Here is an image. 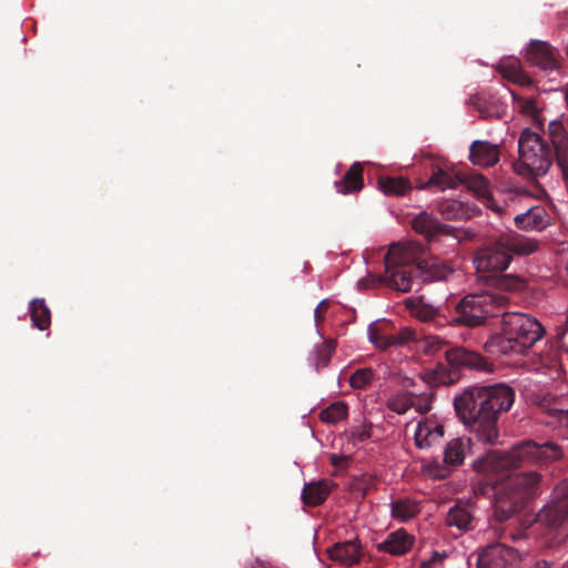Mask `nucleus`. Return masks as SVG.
<instances>
[{"mask_svg": "<svg viewBox=\"0 0 568 568\" xmlns=\"http://www.w3.org/2000/svg\"><path fill=\"white\" fill-rule=\"evenodd\" d=\"M561 448L551 443L539 445L523 440L507 452H499V474L532 463H551L561 458ZM541 476L536 471L499 475V523L520 511L538 494Z\"/></svg>", "mask_w": 568, "mask_h": 568, "instance_id": "1", "label": "nucleus"}, {"mask_svg": "<svg viewBox=\"0 0 568 568\" xmlns=\"http://www.w3.org/2000/svg\"><path fill=\"white\" fill-rule=\"evenodd\" d=\"M420 254L419 244H392L384 258L387 285L406 293L424 282L445 280L452 273V268L438 260H425Z\"/></svg>", "mask_w": 568, "mask_h": 568, "instance_id": "2", "label": "nucleus"}, {"mask_svg": "<svg viewBox=\"0 0 568 568\" xmlns=\"http://www.w3.org/2000/svg\"><path fill=\"white\" fill-rule=\"evenodd\" d=\"M477 283L483 286L476 293L463 297L455 306L450 322L456 325L476 327L494 315L497 307V248H480L474 258Z\"/></svg>", "mask_w": 568, "mask_h": 568, "instance_id": "3", "label": "nucleus"}, {"mask_svg": "<svg viewBox=\"0 0 568 568\" xmlns=\"http://www.w3.org/2000/svg\"><path fill=\"white\" fill-rule=\"evenodd\" d=\"M496 402L497 384L468 387L454 399L459 420L486 444H495L497 439Z\"/></svg>", "mask_w": 568, "mask_h": 568, "instance_id": "4", "label": "nucleus"}, {"mask_svg": "<svg viewBox=\"0 0 568 568\" xmlns=\"http://www.w3.org/2000/svg\"><path fill=\"white\" fill-rule=\"evenodd\" d=\"M545 334L539 322L520 312H504L499 321V354H525Z\"/></svg>", "mask_w": 568, "mask_h": 568, "instance_id": "5", "label": "nucleus"}, {"mask_svg": "<svg viewBox=\"0 0 568 568\" xmlns=\"http://www.w3.org/2000/svg\"><path fill=\"white\" fill-rule=\"evenodd\" d=\"M518 152L519 159L513 164L515 172L532 180L544 176L556 159L547 141L529 129L520 134Z\"/></svg>", "mask_w": 568, "mask_h": 568, "instance_id": "6", "label": "nucleus"}, {"mask_svg": "<svg viewBox=\"0 0 568 568\" xmlns=\"http://www.w3.org/2000/svg\"><path fill=\"white\" fill-rule=\"evenodd\" d=\"M445 358L450 368L444 364H437L429 374V382L435 384H453L458 379L459 369H475L483 373H493L494 364L480 354L465 347H454L445 352Z\"/></svg>", "mask_w": 568, "mask_h": 568, "instance_id": "7", "label": "nucleus"}, {"mask_svg": "<svg viewBox=\"0 0 568 568\" xmlns=\"http://www.w3.org/2000/svg\"><path fill=\"white\" fill-rule=\"evenodd\" d=\"M535 523L560 538L568 535V479L556 486L552 501L539 510Z\"/></svg>", "mask_w": 568, "mask_h": 568, "instance_id": "8", "label": "nucleus"}, {"mask_svg": "<svg viewBox=\"0 0 568 568\" xmlns=\"http://www.w3.org/2000/svg\"><path fill=\"white\" fill-rule=\"evenodd\" d=\"M476 481L474 491L476 495L487 496L493 506L491 518H497V452L488 450L474 463Z\"/></svg>", "mask_w": 568, "mask_h": 568, "instance_id": "9", "label": "nucleus"}, {"mask_svg": "<svg viewBox=\"0 0 568 568\" xmlns=\"http://www.w3.org/2000/svg\"><path fill=\"white\" fill-rule=\"evenodd\" d=\"M539 250V241L508 230L499 233V273L505 272L514 256L525 257Z\"/></svg>", "mask_w": 568, "mask_h": 568, "instance_id": "10", "label": "nucleus"}, {"mask_svg": "<svg viewBox=\"0 0 568 568\" xmlns=\"http://www.w3.org/2000/svg\"><path fill=\"white\" fill-rule=\"evenodd\" d=\"M469 439L454 438L449 440L444 450L443 462L434 459L427 467L428 475L436 479L448 477L453 469L464 463Z\"/></svg>", "mask_w": 568, "mask_h": 568, "instance_id": "11", "label": "nucleus"}, {"mask_svg": "<svg viewBox=\"0 0 568 568\" xmlns=\"http://www.w3.org/2000/svg\"><path fill=\"white\" fill-rule=\"evenodd\" d=\"M547 134L552 144L557 165L565 181H568V134L564 123L559 120L550 121Z\"/></svg>", "mask_w": 568, "mask_h": 568, "instance_id": "12", "label": "nucleus"}, {"mask_svg": "<svg viewBox=\"0 0 568 568\" xmlns=\"http://www.w3.org/2000/svg\"><path fill=\"white\" fill-rule=\"evenodd\" d=\"M412 229L422 235L427 242H432L440 235L450 234L452 227L443 224L438 219L426 211L419 212L412 221Z\"/></svg>", "mask_w": 568, "mask_h": 568, "instance_id": "13", "label": "nucleus"}, {"mask_svg": "<svg viewBox=\"0 0 568 568\" xmlns=\"http://www.w3.org/2000/svg\"><path fill=\"white\" fill-rule=\"evenodd\" d=\"M527 59L542 71H554L560 65L556 50L545 41L532 40L527 49Z\"/></svg>", "mask_w": 568, "mask_h": 568, "instance_id": "14", "label": "nucleus"}, {"mask_svg": "<svg viewBox=\"0 0 568 568\" xmlns=\"http://www.w3.org/2000/svg\"><path fill=\"white\" fill-rule=\"evenodd\" d=\"M549 214L541 205L527 207L525 211L514 215L515 226L525 232L541 231L549 225Z\"/></svg>", "mask_w": 568, "mask_h": 568, "instance_id": "15", "label": "nucleus"}, {"mask_svg": "<svg viewBox=\"0 0 568 568\" xmlns=\"http://www.w3.org/2000/svg\"><path fill=\"white\" fill-rule=\"evenodd\" d=\"M414 541V536L400 528L390 532L384 541L376 545V548L393 556H402L412 549Z\"/></svg>", "mask_w": 568, "mask_h": 568, "instance_id": "16", "label": "nucleus"}, {"mask_svg": "<svg viewBox=\"0 0 568 568\" xmlns=\"http://www.w3.org/2000/svg\"><path fill=\"white\" fill-rule=\"evenodd\" d=\"M443 437L444 426L432 420L419 422L414 435L415 444L420 449L430 448Z\"/></svg>", "mask_w": 568, "mask_h": 568, "instance_id": "17", "label": "nucleus"}, {"mask_svg": "<svg viewBox=\"0 0 568 568\" xmlns=\"http://www.w3.org/2000/svg\"><path fill=\"white\" fill-rule=\"evenodd\" d=\"M362 556V546L357 540L337 542L329 549L331 559L344 566H353L359 562Z\"/></svg>", "mask_w": 568, "mask_h": 568, "instance_id": "18", "label": "nucleus"}, {"mask_svg": "<svg viewBox=\"0 0 568 568\" xmlns=\"http://www.w3.org/2000/svg\"><path fill=\"white\" fill-rule=\"evenodd\" d=\"M547 193L545 189L536 182L534 185V191H529L526 187H515L508 191L503 192V202L505 204V210L499 206V217L510 214L513 209V202H524L528 197L542 199Z\"/></svg>", "mask_w": 568, "mask_h": 568, "instance_id": "19", "label": "nucleus"}, {"mask_svg": "<svg viewBox=\"0 0 568 568\" xmlns=\"http://www.w3.org/2000/svg\"><path fill=\"white\" fill-rule=\"evenodd\" d=\"M335 486L336 485L328 479L306 484L302 491V500L305 505L311 507L320 506L326 500Z\"/></svg>", "mask_w": 568, "mask_h": 568, "instance_id": "20", "label": "nucleus"}, {"mask_svg": "<svg viewBox=\"0 0 568 568\" xmlns=\"http://www.w3.org/2000/svg\"><path fill=\"white\" fill-rule=\"evenodd\" d=\"M464 179L459 175H454L448 171L440 168L433 169L432 175L427 182L418 185V189H429L436 191H445L447 189H456Z\"/></svg>", "mask_w": 568, "mask_h": 568, "instance_id": "21", "label": "nucleus"}, {"mask_svg": "<svg viewBox=\"0 0 568 568\" xmlns=\"http://www.w3.org/2000/svg\"><path fill=\"white\" fill-rule=\"evenodd\" d=\"M363 171V165L359 162L353 163L342 180L335 182L336 191L341 194L361 191L364 187Z\"/></svg>", "mask_w": 568, "mask_h": 568, "instance_id": "22", "label": "nucleus"}, {"mask_svg": "<svg viewBox=\"0 0 568 568\" xmlns=\"http://www.w3.org/2000/svg\"><path fill=\"white\" fill-rule=\"evenodd\" d=\"M470 161L479 166H493L497 163V145L487 141H475L470 145Z\"/></svg>", "mask_w": 568, "mask_h": 568, "instance_id": "23", "label": "nucleus"}, {"mask_svg": "<svg viewBox=\"0 0 568 568\" xmlns=\"http://www.w3.org/2000/svg\"><path fill=\"white\" fill-rule=\"evenodd\" d=\"M498 68L499 74L503 78L520 87H530L532 84V80L523 71L520 62L517 59H501L499 60Z\"/></svg>", "mask_w": 568, "mask_h": 568, "instance_id": "24", "label": "nucleus"}, {"mask_svg": "<svg viewBox=\"0 0 568 568\" xmlns=\"http://www.w3.org/2000/svg\"><path fill=\"white\" fill-rule=\"evenodd\" d=\"M474 516L468 505L458 503L446 515V524L462 531L473 529Z\"/></svg>", "mask_w": 568, "mask_h": 568, "instance_id": "25", "label": "nucleus"}, {"mask_svg": "<svg viewBox=\"0 0 568 568\" xmlns=\"http://www.w3.org/2000/svg\"><path fill=\"white\" fill-rule=\"evenodd\" d=\"M419 511V503L409 497L398 498L390 503L392 517L402 523L410 520Z\"/></svg>", "mask_w": 568, "mask_h": 568, "instance_id": "26", "label": "nucleus"}, {"mask_svg": "<svg viewBox=\"0 0 568 568\" xmlns=\"http://www.w3.org/2000/svg\"><path fill=\"white\" fill-rule=\"evenodd\" d=\"M438 211L446 220H468L474 215V209L456 200H446L438 204Z\"/></svg>", "mask_w": 568, "mask_h": 568, "instance_id": "27", "label": "nucleus"}, {"mask_svg": "<svg viewBox=\"0 0 568 568\" xmlns=\"http://www.w3.org/2000/svg\"><path fill=\"white\" fill-rule=\"evenodd\" d=\"M33 325L40 329H48L51 325V312L43 298H33L29 304Z\"/></svg>", "mask_w": 568, "mask_h": 568, "instance_id": "28", "label": "nucleus"}, {"mask_svg": "<svg viewBox=\"0 0 568 568\" xmlns=\"http://www.w3.org/2000/svg\"><path fill=\"white\" fill-rule=\"evenodd\" d=\"M378 187L386 195H404L410 189V182L403 176H381Z\"/></svg>", "mask_w": 568, "mask_h": 568, "instance_id": "29", "label": "nucleus"}, {"mask_svg": "<svg viewBox=\"0 0 568 568\" xmlns=\"http://www.w3.org/2000/svg\"><path fill=\"white\" fill-rule=\"evenodd\" d=\"M463 183H466L467 187L473 190L478 196L486 199L488 207L497 212V203L489 191V182L483 175H470Z\"/></svg>", "mask_w": 568, "mask_h": 568, "instance_id": "30", "label": "nucleus"}, {"mask_svg": "<svg viewBox=\"0 0 568 568\" xmlns=\"http://www.w3.org/2000/svg\"><path fill=\"white\" fill-rule=\"evenodd\" d=\"M412 312L416 318L422 322L435 323L442 325L440 310L430 304L418 301L412 308Z\"/></svg>", "mask_w": 568, "mask_h": 568, "instance_id": "31", "label": "nucleus"}, {"mask_svg": "<svg viewBox=\"0 0 568 568\" xmlns=\"http://www.w3.org/2000/svg\"><path fill=\"white\" fill-rule=\"evenodd\" d=\"M347 405L344 402H335L320 413V418L324 423L335 424L347 416Z\"/></svg>", "mask_w": 568, "mask_h": 568, "instance_id": "32", "label": "nucleus"}, {"mask_svg": "<svg viewBox=\"0 0 568 568\" xmlns=\"http://www.w3.org/2000/svg\"><path fill=\"white\" fill-rule=\"evenodd\" d=\"M525 286L526 282L521 276L504 274V272L499 273V292L518 293L521 292Z\"/></svg>", "mask_w": 568, "mask_h": 568, "instance_id": "33", "label": "nucleus"}, {"mask_svg": "<svg viewBox=\"0 0 568 568\" xmlns=\"http://www.w3.org/2000/svg\"><path fill=\"white\" fill-rule=\"evenodd\" d=\"M412 400L413 398L410 392L398 393L388 398L387 407L390 410L402 415L412 408V405H414Z\"/></svg>", "mask_w": 568, "mask_h": 568, "instance_id": "34", "label": "nucleus"}, {"mask_svg": "<svg viewBox=\"0 0 568 568\" xmlns=\"http://www.w3.org/2000/svg\"><path fill=\"white\" fill-rule=\"evenodd\" d=\"M336 344L333 339L324 341L316 347V368L325 367L331 362Z\"/></svg>", "mask_w": 568, "mask_h": 568, "instance_id": "35", "label": "nucleus"}, {"mask_svg": "<svg viewBox=\"0 0 568 568\" xmlns=\"http://www.w3.org/2000/svg\"><path fill=\"white\" fill-rule=\"evenodd\" d=\"M368 334L371 342L379 348H387L389 346L396 345L397 339H395L394 335L385 334L382 329L374 325H369Z\"/></svg>", "mask_w": 568, "mask_h": 568, "instance_id": "36", "label": "nucleus"}, {"mask_svg": "<svg viewBox=\"0 0 568 568\" xmlns=\"http://www.w3.org/2000/svg\"><path fill=\"white\" fill-rule=\"evenodd\" d=\"M477 568H497V548L490 544L485 547L477 556Z\"/></svg>", "mask_w": 568, "mask_h": 568, "instance_id": "37", "label": "nucleus"}, {"mask_svg": "<svg viewBox=\"0 0 568 568\" xmlns=\"http://www.w3.org/2000/svg\"><path fill=\"white\" fill-rule=\"evenodd\" d=\"M374 378V371L372 368H358L349 377V384L353 388L363 389Z\"/></svg>", "mask_w": 568, "mask_h": 568, "instance_id": "38", "label": "nucleus"}, {"mask_svg": "<svg viewBox=\"0 0 568 568\" xmlns=\"http://www.w3.org/2000/svg\"><path fill=\"white\" fill-rule=\"evenodd\" d=\"M469 103L474 105L479 116L483 119L493 118L496 114V106L494 103H488L481 95L477 94L469 99Z\"/></svg>", "mask_w": 568, "mask_h": 568, "instance_id": "39", "label": "nucleus"}, {"mask_svg": "<svg viewBox=\"0 0 568 568\" xmlns=\"http://www.w3.org/2000/svg\"><path fill=\"white\" fill-rule=\"evenodd\" d=\"M434 397L433 392L422 393V394H414L412 393V398L414 405H412V408H414L419 414H426L432 408V400Z\"/></svg>", "mask_w": 568, "mask_h": 568, "instance_id": "40", "label": "nucleus"}, {"mask_svg": "<svg viewBox=\"0 0 568 568\" xmlns=\"http://www.w3.org/2000/svg\"><path fill=\"white\" fill-rule=\"evenodd\" d=\"M515 402V390L503 383H499V413L508 412Z\"/></svg>", "mask_w": 568, "mask_h": 568, "instance_id": "41", "label": "nucleus"}, {"mask_svg": "<svg viewBox=\"0 0 568 568\" xmlns=\"http://www.w3.org/2000/svg\"><path fill=\"white\" fill-rule=\"evenodd\" d=\"M518 103V109L525 114H535L537 111L535 101L531 97H520L516 91L506 89Z\"/></svg>", "mask_w": 568, "mask_h": 568, "instance_id": "42", "label": "nucleus"}, {"mask_svg": "<svg viewBox=\"0 0 568 568\" xmlns=\"http://www.w3.org/2000/svg\"><path fill=\"white\" fill-rule=\"evenodd\" d=\"M371 436H372L371 425L356 426V427H353L349 432V438L354 444L364 443V442L368 440L371 438Z\"/></svg>", "mask_w": 568, "mask_h": 568, "instance_id": "43", "label": "nucleus"}, {"mask_svg": "<svg viewBox=\"0 0 568 568\" xmlns=\"http://www.w3.org/2000/svg\"><path fill=\"white\" fill-rule=\"evenodd\" d=\"M518 559L519 555L516 549L499 542V561L503 560L505 564L513 565Z\"/></svg>", "mask_w": 568, "mask_h": 568, "instance_id": "44", "label": "nucleus"}, {"mask_svg": "<svg viewBox=\"0 0 568 568\" xmlns=\"http://www.w3.org/2000/svg\"><path fill=\"white\" fill-rule=\"evenodd\" d=\"M328 306L329 303L327 300L321 301L320 304L316 306L314 311V318L317 326L320 325L321 322L324 321Z\"/></svg>", "mask_w": 568, "mask_h": 568, "instance_id": "45", "label": "nucleus"}, {"mask_svg": "<svg viewBox=\"0 0 568 568\" xmlns=\"http://www.w3.org/2000/svg\"><path fill=\"white\" fill-rule=\"evenodd\" d=\"M443 345H444V341L440 339L439 337H437V336L429 337L425 344V352L427 354H434V353L438 352Z\"/></svg>", "mask_w": 568, "mask_h": 568, "instance_id": "46", "label": "nucleus"}, {"mask_svg": "<svg viewBox=\"0 0 568 568\" xmlns=\"http://www.w3.org/2000/svg\"><path fill=\"white\" fill-rule=\"evenodd\" d=\"M394 337L397 339L396 345H402L414 338V332L406 328L403 329L399 334L394 335Z\"/></svg>", "mask_w": 568, "mask_h": 568, "instance_id": "47", "label": "nucleus"}, {"mask_svg": "<svg viewBox=\"0 0 568 568\" xmlns=\"http://www.w3.org/2000/svg\"><path fill=\"white\" fill-rule=\"evenodd\" d=\"M329 460L333 466L342 467L348 463L349 457L346 455L332 454Z\"/></svg>", "mask_w": 568, "mask_h": 568, "instance_id": "48", "label": "nucleus"}, {"mask_svg": "<svg viewBox=\"0 0 568 568\" xmlns=\"http://www.w3.org/2000/svg\"><path fill=\"white\" fill-rule=\"evenodd\" d=\"M444 558H445V554H443V556H442V555H439L437 551H435V552L433 554V557H432L430 559L425 560V561H423V562H422L420 568H432V567H433V565H434L436 561H440V560H442V559H444Z\"/></svg>", "mask_w": 568, "mask_h": 568, "instance_id": "49", "label": "nucleus"}, {"mask_svg": "<svg viewBox=\"0 0 568 568\" xmlns=\"http://www.w3.org/2000/svg\"><path fill=\"white\" fill-rule=\"evenodd\" d=\"M527 207L523 205V202H513V209L510 214H517L520 213L519 211H525Z\"/></svg>", "mask_w": 568, "mask_h": 568, "instance_id": "50", "label": "nucleus"}, {"mask_svg": "<svg viewBox=\"0 0 568 568\" xmlns=\"http://www.w3.org/2000/svg\"><path fill=\"white\" fill-rule=\"evenodd\" d=\"M561 415L565 416V422L568 423V409L567 410H559ZM560 420L564 422V417H560Z\"/></svg>", "mask_w": 568, "mask_h": 568, "instance_id": "51", "label": "nucleus"}, {"mask_svg": "<svg viewBox=\"0 0 568 568\" xmlns=\"http://www.w3.org/2000/svg\"><path fill=\"white\" fill-rule=\"evenodd\" d=\"M498 301H499V307H501L506 300L499 294Z\"/></svg>", "mask_w": 568, "mask_h": 568, "instance_id": "52", "label": "nucleus"}, {"mask_svg": "<svg viewBox=\"0 0 568 568\" xmlns=\"http://www.w3.org/2000/svg\"><path fill=\"white\" fill-rule=\"evenodd\" d=\"M565 99H566V102H567V105H568V90L566 91Z\"/></svg>", "mask_w": 568, "mask_h": 568, "instance_id": "53", "label": "nucleus"}, {"mask_svg": "<svg viewBox=\"0 0 568 568\" xmlns=\"http://www.w3.org/2000/svg\"><path fill=\"white\" fill-rule=\"evenodd\" d=\"M567 568H568V562H567Z\"/></svg>", "mask_w": 568, "mask_h": 568, "instance_id": "54", "label": "nucleus"}]
</instances>
